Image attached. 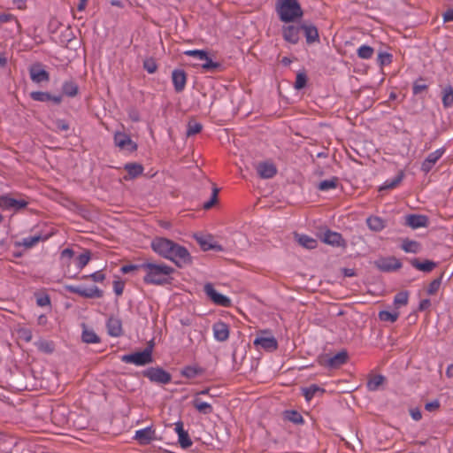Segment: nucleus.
Wrapping results in <instances>:
<instances>
[{
    "mask_svg": "<svg viewBox=\"0 0 453 453\" xmlns=\"http://www.w3.org/2000/svg\"><path fill=\"white\" fill-rule=\"evenodd\" d=\"M145 273L143 281L146 284L164 285L169 283L173 268L164 263L146 262L140 265Z\"/></svg>",
    "mask_w": 453,
    "mask_h": 453,
    "instance_id": "1",
    "label": "nucleus"
},
{
    "mask_svg": "<svg viewBox=\"0 0 453 453\" xmlns=\"http://www.w3.org/2000/svg\"><path fill=\"white\" fill-rule=\"evenodd\" d=\"M276 12L283 22H293L303 17V10L297 0H277Z\"/></svg>",
    "mask_w": 453,
    "mask_h": 453,
    "instance_id": "2",
    "label": "nucleus"
},
{
    "mask_svg": "<svg viewBox=\"0 0 453 453\" xmlns=\"http://www.w3.org/2000/svg\"><path fill=\"white\" fill-rule=\"evenodd\" d=\"M184 55L192 57L201 63L193 64V66H201L204 71H214L219 67V64L212 61L205 50H188L183 52Z\"/></svg>",
    "mask_w": 453,
    "mask_h": 453,
    "instance_id": "3",
    "label": "nucleus"
},
{
    "mask_svg": "<svg viewBox=\"0 0 453 453\" xmlns=\"http://www.w3.org/2000/svg\"><path fill=\"white\" fill-rule=\"evenodd\" d=\"M121 360L127 364H134L138 366L145 365L152 362V350L146 348L142 351L135 352L121 357Z\"/></svg>",
    "mask_w": 453,
    "mask_h": 453,
    "instance_id": "4",
    "label": "nucleus"
},
{
    "mask_svg": "<svg viewBox=\"0 0 453 453\" xmlns=\"http://www.w3.org/2000/svg\"><path fill=\"white\" fill-rule=\"evenodd\" d=\"M28 202L23 197H14L11 195L0 196V208L4 211H18L26 208Z\"/></svg>",
    "mask_w": 453,
    "mask_h": 453,
    "instance_id": "5",
    "label": "nucleus"
},
{
    "mask_svg": "<svg viewBox=\"0 0 453 453\" xmlns=\"http://www.w3.org/2000/svg\"><path fill=\"white\" fill-rule=\"evenodd\" d=\"M66 290L73 294H77L85 298H100L103 296V291L96 286L86 288L81 285H67Z\"/></svg>",
    "mask_w": 453,
    "mask_h": 453,
    "instance_id": "6",
    "label": "nucleus"
},
{
    "mask_svg": "<svg viewBox=\"0 0 453 453\" xmlns=\"http://www.w3.org/2000/svg\"><path fill=\"white\" fill-rule=\"evenodd\" d=\"M167 259L172 260L178 266H181L190 262V254L186 248L174 242Z\"/></svg>",
    "mask_w": 453,
    "mask_h": 453,
    "instance_id": "7",
    "label": "nucleus"
},
{
    "mask_svg": "<svg viewBox=\"0 0 453 453\" xmlns=\"http://www.w3.org/2000/svg\"><path fill=\"white\" fill-rule=\"evenodd\" d=\"M203 290L206 296L217 305L228 308L232 305V301L229 297L219 293L212 284L207 283L204 285Z\"/></svg>",
    "mask_w": 453,
    "mask_h": 453,
    "instance_id": "8",
    "label": "nucleus"
},
{
    "mask_svg": "<svg viewBox=\"0 0 453 453\" xmlns=\"http://www.w3.org/2000/svg\"><path fill=\"white\" fill-rule=\"evenodd\" d=\"M114 144L122 151L134 152L137 150V144L124 132L114 134Z\"/></svg>",
    "mask_w": 453,
    "mask_h": 453,
    "instance_id": "9",
    "label": "nucleus"
},
{
    "mask_svg": "<svg viewBox=\"0 0 453 453\" xmlns=\"http://www.w3.org/2000/svg\"><path fill=\"white\" fill-rule=\"evenodd\" d=\"M257 348H261L266 351H273L278 348V342L274 336L268 332H262L253 342Z\"/></svg>",
    "mask_w": 453,
    "mask_h": 453,
    "instance_id": "10",
    "label": "nucleus"
},
{
    "mask_svg": "<svg viewBox=\"0 0 453 453\" xmlns=\"http://www.w3.org/2000/svg\"><path fill=\"white\" fill-rule=\"evenodd\" d=\"M144 376L150 381L160 384H168L172 380L171 374L159 367L149 368L144 372Z\"/></svg>",
    "mask_w": 453,
    "mask_h": 453,
    "instance_id": "11",
    "label": "nucleus"
},
{
    "mask_svg": "<svg viewBox=\"0 0 453 453\" xmlns=\"http://www.w3.org/2000/svg\"><path fill=\"white\" fill-rule=\"evenodd\" d=\"M174 242L169 239L157 237L155 238L151 242L152 250L159 256L167 258L170 255V251L173 247Z\"/></svg>",
    "mask_w": 453,
    "mask_h": 453,
    "instance_id": "12",
    "label": "nucleus"
},
{
    "mask_svg": "<svg viewBox=\"0 0 453 453\" xmlns=\"http://www.w3.org/2000/svg\"><path fill=\"white\" fill-rule=\"evenodd\" d=\"M374 265L382 272H393L402 267L401 261L395 257H380L374 262Z\"/></svg>",
    "mask_w": 453,
    "mask_h": 453,
    "instance_id": "13",
    "label": "nucleus"
},
{
    "mask_svg": "<svg viewBox=\"0 0 453 453\" xmlns=\"http://www.w3.org/2000/svg\"><path fill=\"white\" fill-rule=\"evenodd\" d=\"M134 439L141 445H147L157 439L156 431L152 426L135 431Z\"/></svg>",
    "mask_w": 453,
    "mask_h": 453,
    "instance_id": "14",
    "label": "nucleus"
},
{
    "mask_svg": "<svg viewBox=\"0 0 453 453\" xmlns=\"http://www.w3.org/2000/svg\"><path fill=\"white\" fill-rule=\"evenodd\" d=\"M348 356L346 352H339L333 357H322L319 358V364L330 368L338 367L346 363Z\"/></svg>",
    "mask_w": 453,
    "mask_h": 453,
    "instance_id": "15",
    "label": "nucleus"
},
{
    "mask_svg": "<svg viewBox=\"0 0 453 453\" xmlns=\"http://www.w3.org/2000/svg\"><path fill=\"white\" fill-rule=\"evenodd\" d=\"M301 27L294 25H288L282 27L283 39L291 44H296L300 39Z\"/></svg>",
    "mask_w": 453,
    "mask_h": 453,
    "instance_id": "16",
    "label": "nucleus"
},
{
    "mask_svg": "<svg viewBox=\"0 0 453 453\" xmlns=\"http://www.w3.org/2000/svg\"><path fill=\"white\" fill-rule=\"evenodd\" d=\"M444 152L445 150L442 148L431 152L422 163L421 170L426 173H429L437 161L442 157Z\"/></svg>",
    "mask_w": 453,
    "mask_h": 453,
    "instance_id": "17",
    "label": "nucleus"
},
{
    "mask_svg": "<svg viewBox=\"0 0 453 453\" xmlns=\"http://www.w3.org/2000/svg\"><path fill=\"white\" fill-rule=\"evenodd\" d=\"M213 336L218 342H225L229 338V326L223 321H217L212 326Z\"/></svg>",
    "mask_w": 453,
    "mask_h": 453,
    "instance_id": "18",
    "label": "nucleus"
},
{
    "mask_svg": "<svg viewBox=\"0 0 453 453\" xmlns=\"http://www.w3.org/2000/svg\"><path fill=\"white\" fill-rule=\"evenodd\" d=\"M427 222V217L424 215L410 214L405 217V224L412 229L425 227Z\"/></svg>",
    "mask_w": 453,
    "mask_h": 453,
    "instance_id": "19",
    "label": "nucleus"
},
{
    "mask_svg": "<svg viewBox=\"0 0 453 453\" xmlns=\"http://www.w3.org/2000/svg\"><path fill=\"white\" fill-rule=\"evenodd\" d=\"M54 234L53 232L38 234L34 236H27L22 239L20 245L27 249L33 248L41 241H46Z\"/></svg>",
    "mask_w": 453,
    "mask_h": 453,
    "instance_id": "20",
    "label": "nucleus"
},
{
    "mask_svg": "<svg viewBox=\"0 0 453 453\" xmlns=\"http://www.w3.org/2000/svg\"><path fill=\"white\" fill-rule=\"evenodd\" d=\"M107 332L111 336L119 337L122 334V322L117 317H111L106 323Z\"/></svg>",
    "mask_w": 453,
    "mask_h": 453,
    "instance_id": "21",
    "label": "nucleus"
},
{
    "mask_svg": "<svg viewBox=\"0 0 453 453\" xmlns=\"http://www.w3.org/2000/svg\"><path fill=\"white\" fill-rule=\"evenodd\" d=\"M172 80L174 89L177 92H181L185 88L187 83V75L183 70H174L172 73Z\"/></svg>",
    "mask_w": 453,
    "mask_h": 453,
    "instance_id": "22",
    "label": "nucleus"
},
{
    "mask_svg": "<svg viewBox=\"0 0 453 453\" xmlns=\"http://www.w3.org/2000/svg\"><path fill=\"white\" fill-rule=\"evenodd\" d=\"M197 242L200 244L202 250H216V251H222L223 248L221 245L218 244L217 242L214 241L212 236L206 235V236H200L197 238Z\"/></svg>",
    "mask_w": 453,
    "mask_h": 453,
    "instance_id": "23",
    "label": "nucleus"
},
{
    "mask_svg": "<svg viewBox=\"0 0 453 453\" xmlns=\"http://www.w3.org/2000/svg\"><path fill=\"white\" fill-rule=\"evenodd\" d=\"M257 171L259 176L264 179L273 178L277 173L275 165L268 162L259 163Z\"/></svg>",
    "mask_w": 453,
    "mask_h": 453,
    "instance_id": "24",
    "label": "nucleus"
},
{
    "mask_svg": "<svg viewBox=\"0 0 453 453\" xmlns=\"http://www.w3.org/2000/svg\"><path fill=\"white\" fill-rule=\"evenodd\" d=\"M322 241L326 244L336 247L342 246L343 244L342 234L330 230H327L324 233Z\"/></svg>",
    "mask_w": 453,
    "mask_h": 453,
    "instance_id": "25",
    "label": "nucleus"
},
{
    "mask_svg": "<svg viewBox=\"0 0 453 453\" xmlns=\"http://www.w3.org/2000/svg\"><path fill=\"white\" fill-rule=\"evenodd\" d=\"M30 77H31V80L36 83H41L42 81H48L50 80L49 73L45 70H43L40 67H32L30 69Z\"/></svg>",
    "mask_w": 453,
    "mask_h": 453,
    "instance_id": "26",
    "label": "nucleus"
},
{
    "mask_svg": "<svg viewBox=\"0 0 453 453\" xmlns=\"http://www.w3.org/2000/svg\"><path fill=\"white\" fill-rule=\"evenodd\" d=\"M411 264L417 270L425 273H429L436 267V263L430 260H425L423 262H420L417 258H413L411 261Z\"/></svg>",
    "mask_w": 453,
    "mask_h": 453,
    "instance_id": "27",
    "label": "nucleus"
},
{
    "mask_svg": "<svg viewBox=\"0 0 453 453\" xmlns=\"http://www.w3.org/2000/svg\"><path fill=\"white\" fill-rule=\"evenodd\" d=\"M401 249L406 253L417 254L421 250V245L417 241L404 239L402 242Z\"/></svg>",
    "mask_w": 453,
    "mask_h": 453,
    "instance_id": "28",
    "label": "nucleus"
},
{
    "mask_svg": "<svg viewBox=\"0 0 453 453\" xmlns=\"http://www.w3.org/2000/svg\"><path fill=\"white\" fill-rule=\"evenodd\" d=\"M366 223L368 227L372 231L380 232L386 226V221L378 217V216H371L366 219Z\"/></svg>",
    "mask_w": 453,
    "mask_h": 453,
    "instance_id": "29",
    "label": "nucleus"
},
{
    "mask_svg": "<svg viewBox=\"0 0 453 453\" xmlns=\"http://www.w3.org/2000/svg\"><path fill=\"white\" fill-rule=\"evenodd\" d=\"M125 170L128 176H125V180L134 179L141 175L143 172V167L140 164L131 163L125 165Z\"/></svg>",
    "mask_w": 453,
    "mask_h": 453,
    "instance_id": "30",
    "label": "nucleus"
},
{
    "mask_svg": "<svg viewBox=\"0 0 453 453\" xmlns=\"http://www.w3.org/2000/svg\"><path fill=\"white\" fill-rule=\"evenodd\" d=\"M301 28L304 31L307 43H313L319 40V32L316 27L304 25Z\"/></svg>",
    "mask_w": 453,
    "mask_h": 453,
    "instance_id": "31",
    "label": "nucleus"
},
{
    "mask_svg": "<svg viewBox=\"0 0 453 453\" xmlns=\"http://www.w3.org/2000/svg\"><path fill=\"white\" fill-rule=\"evenodd\" d=\"M192 404L200 413L210 414L213 411V408L211 403L202 401L197 396L194 397Z\"/></svg>",
    "mask_w": 453,
    "mask_h": 453,
    "instance_id": "32",
    "label": "nucleus"
},
{
    "mask_svg": "<svg viewBox=\"0 0 453 453\" xmlns=\"http://www.w3.org/2000/svg\"><path fill=\"white\" fill-rule=\"evenodd\" d=\"M296 238L301 246L309 250H313L318 245V242L314 238L306 234H296Z\"/></svg>",
    "mask_w": 453,
    "mask_h": 453,
    "instance_id": "33",
    "label": "nucleus"
},
{
    "mask_svg": "<svg viewBox=\"0 0 453 453\" xmlns=\"http://www.w3.org/2000/svg\"><path fill=\"white\" fill-rule=\"evenodd\" d=\"M404 173L400 171L398 174L393 180H387L383 185L380 188V190L393 189L396 188L403 180Z\"/></svg>",
    "mask_w": 453,
    "mask_h": 453,
    "instance_id": "34",
    "label": "nucleus"
},
{
    "mask_svg": "<svg viewBox=\"0 0 453 453\" xmlns=\"http://www.w3.org/2000/svg\"><path fill=\"white\" fill-rule=\"evenodd\" d=\"M303 395L307 402H310L318 393H323L324 389L316 384L302 388Z\"/></svg>",
    "mask_w": 453,
    "mask_h": 453,
    "instance_id": "35",
    "label": "nucleus"
},
{
    "mask_svg": "<svg viewBox=\"0 0 453 453\" xmlns=\"http://www.w3.org/2000/svg\"><path fill=\"white\" fill-rule=\"evenodd\" d=\"M62 91L64 95L73 97L78 94L79 88L74 81H67L63 83Z\"/></svg>",
    "mask_w": 453,
    "mask_h": 453,
    "instance_id": "36",
    "label": "nucleus"
},
{
    "mask_svg": "<svg viewBox=\"0 0 453 453\" xmlns=\"http://www.w3.org/2000/svg\"><path fill=\"white\" fill-rule=\"evenodd\" d=\"M91 253L89 250H85L81 254H80L75 258V265L78 269H83L90 261Z\"/></svg>",
    "mask_w": 453,
    "mask_h": 453,
    "instance_id": "37",
    "label": "nucleus"
},
{
    "mask_svg": "<svg viewBox=\"0 0 453 453\" xmlns=\"http://www.w3.org/2000/svg\"><path fill=\"white\" fill-rule=\"evenodd\" d=\"M338 185V178L333 177L329 180H324L320 181L318 185V188L320 191H329L331 189H335Z\"/></svg>",
    "mask_w": 453,
    "mask_h": 453,
    "instance_id": "38",
    "label": "nucleus"
},
{
    "mask_svg": "<svg viewBox=\"0 0 453 453\" xmlns=\"http://www.w3.org/2000/svg\"><path fill=\"white\" fill-rule=\"evenodd\" d=\"M203 372V369L196 365H188L182 369L181 375L188 378L193 379Z\"/></svg>",
    "mask_w": 453,
    "mask_h": 453,
    "instance_id": "39",
    "label": "nucleus"
},
{
    "mask_svg": "<svg viewBox=\"0 0 453 453\" xmlns=\"http://www.w3.org/2000/svg\"><path fill=\"white\" fill-rule=\"evenodd\" d=\"M373 53H374L373 48L371 46L365 45V44L361 45L357 50V57L361 59H370L372 58Z\"/></svg>",
    "mask_w": 453,
    "mask_h": 453,
    "instance_id": "40",
    "label": "nucleus"
},
{
    "mask_svg": "<svg viewBox=\"0 0 453 453\" xmlns=\"http://www.w3.org/2000/svg\"><path fill=\"white\" fill-rule=\"evenodd\" d=\"M385 377L382 375H374L372 376L367 383V387L369 390L375 391L379 389V388L384 383Z\"/></svg>",
    "mask_w": 453,
    "mask_h": 453,
    "instance_id": "41",
    "label": "nucleus"
},
{
    "mask_svg": "<svg viewBox=\"0 0 453 453\" xmlns=\"http://www.w3.org/2000/svg\"><path fill=\"white\" fill-rule=\"evenodd\" d=\"M37 349L44 353H51L54 350V344L52 342L40 340L35 343Z\"/></svg>",
    "mask_w": 453,
    "mask_h": 453,
    "instance_id": "42",
    "label": "nucleus"
},
{
    "mask_svg": "<svg viewBox=\"0 0 453 453\" xmlns=\"http://www.w3.org/2000/svg\"><path fill=\"white\" fill-rule=\"evenodd\" d=\"M442 104L446 108H449L453 104V89L450 86L443 89Z\"/></svg>",
    "mask_w": 453,
    "mask_h": 453,
    "instance_id": "43",
    "label": "nucleus"
},
{
    "mask_svg": "<svg viewBox=\"0 0 453 453\" xmlns=\"http://www.w3.org/2000/svg\"><path fill=\"white\" fill-rule=\"evenodd\" d=\"M399 317V312H390L388 311H381L379 312V319L381 321L395 322Z\"/></svg>",
    "mask_w": 453,
    "mask_h": 453,
    "instance_id": "44",
    "label": "nucleus"
},
{
    "mask_svg": "<svg viewBox=\"0 0 453 453\" xmlns=\"http://www.w3.org/2000/svg\"><path fill=\"white\" fill-rule=\"evenodd\" d=\"M82 341L87 343L99 342V337L92 330H84L82 333Z\"/></svg>",
    "mask_w": 453,
    "mask_h": 453,
    "instance_id": "45",
    "label": "nucleus"
},
{
    "mask_svg": "<svg viewBox=\"0 0 453 453\" xmlns=\"http://www.w3.org/2000/svg\"><path fill=\"white\" fill-rule=\"evenodd\" d=\"M30 97L38 102H48L51 98V95L48 92L34 91L31 92Z\"/></svg>",
    "mask_w": 453,
    "mask_h": 453,
    "instance_id": "46",
    "label": "nucleus"
},
{
    "mask_svg": "<svg viewBox=\"0 0 453 453\" xmlns=\"http://www.w3.org/2000/svg\"><path fill=\"white\" fill-rule=\"evenodd\" d=\"M178 441L180 447L183 449L189 448L192 445V441L187 431L182 432L178 435Z\"/></svg>",
    "mask_w": 453,
    "mask_h": 453,
    "instance_id": "47",
    "label": "nucleus"
},
{
    "mask_svg": "<svg viewBox=\"0 0 453 453\" xmlns=\"http://www.w3.org/2000/svg\"><path fill=\"white\" fill-rule=\"evenodd\" d=\"M409 295L407 292H400L395 295L394 303L397 306H403L408 303Z\"/></svg>",
    "mask_w": 453,
    "mask_h": 453,
    "instance_id": "48",
    "label": "nucleus"
},
{
    "mask_svg": "<svg viewBox=\"0 0 453 453\" xmlns=\"http://www.w3.org/2000/svg\"><path fill=\"white\" fill-rule=\"evenodd\" d=\"M82 280H92L95 282H103L105 279V274L102 271L95 272L88 275H83Z\"/></svg>",
    "mask_w": 453,
    "mask_h": 453,
    "instance_id": "49",
    "label": "nucleus"
},
{
    "mask_svg": "<svg viewBox=\"0 0 453 453\" xmlns=\"http://www.w3.org/2000/svg\"><path fill=\"white\" fill-rule=\"evenodd\" d=\"M219 189L217 187H213L211 199L204 203L203 208L205 210L211 209L218 201V194Z\"/></svg>",
    "mask_w": 453,
    "mask_h": 453,
    "instance_id": "50",
    "label": "nucleus"
},
{
    "mask_svg": "<svg viewBox=\"0 0 453 453\" xmlns=\"http://www.w3.org/2000/svg\"><path fill=\"white\" fill-rule=\"evenodd\" d=\"M392 62V55L388 52H380L378 55V63L380 66L388 65Z\"/></svg>",
    "mask_w": 453,
    "mask_h": 453,
    "instance_id": "51",
    "label": "nucleus"
},
{
    "mask_svg": "<svg viewBox=\"0 0 453 453\" xmlns=\"http://www.w3.org/2000/svg\"><path fill=\"white\" fill-rule=\"evenodd\" d=\"M307 77L304 73H299L296 75L295 81V88L296 89H302L306 86Z\"/></svg>",
    "mask_w": 453,
    "mask_h": 453,
    "instance_id": "52",
    "label": "nucleus"
},
{
    "mask_svg": "<svg viewBox=\"0 0 453 453\" xmlns=\"http://www.w3.org/2000/svg\"><path fill=\"white\" fill-rule=\"evenodd\" d=\"M287 418L288 420H290L291 422H293L295 424H302L303 422V418L302 415L296 411L288 412Z\"/></svg>",
    "mask_w": 453,
    "mask_h": 453,
    "instance_id": "53",
    "label": "nucleus"
},
{
    "mask_svg": "<svg viewBox=\"0 0 453 453\" xmlns=\"http://www.w3.org/2000/svg\"><path fill=\"white\" fill-rule=\"evenodd\" d=\"M143 68L149 73H154L157 69V65L156 62L153 59H146L143 62Z\"/></svg>",
    "mask_w": 453,
    "mask_h": 453,
    "instance_id": "54",
    "label": "nucleus"
},
{
    "mask_svg": "<svg viewBox=\"0 0 453 453\" xmlns=\"http://www.w3.org/2000/svg\"><path fill=\"white\" fill-rule=\"evenodd\" d=\"M202 130V125L199 123H189L187 130L188 136L198 134Z\"/></svg>",
    "mask_w": 453,
    "mask_h": 453,
    "instance_id": "55",
    "label": "nucleus"
},
{
    "mask_svg": "<svg viewBox=\"0 0 453 453\" xmlns=\"http://www.w3.org/2000/svg\"><path fill=\"white\" fill-rule=\"evenodd\" d=\"M441 279H435L428 286L427 288V293L429 295H434L435 294L438 290H439V288L441 286Z\"/></svg>",
    "mask_w": 453,
    "mask_h": 453,
    "instance_id": "56",
    "label": "nucleus"
},
{
    "mask_svg": "<svg viewBox=\"0 0 453 453\" xmlns=\"http://www.w3.org/2000/svg\"><path fill=\"white\" fill-rule=\"evenodd\" d=\"M125 288V283L122 280H114L113 281V291L117 296H121L123 294Z\"/></svg>",
    "mask_w": 453,
    "mask_h": 453,
    "instance_id": "57",
    "label": "nucleus"
},
{
    "mask_svg": "<svg viewBox=\"0 0 453 453\" xmlns=\"http://www.w3.org/2000/svg\"><path fill=\"white\" fill-rule=\"evenodd\" d=\"M19 337L25 340L26 342H30L32 340V332L30 329L22 328L19 331Z\"/></svg>",
    "mask_w": 453,
    "mask_h": 453,
    "instance_id": "58",
    "label": "nucleus"
},
{
    "mask_svg": "<svg viewBox=\"0 0 453 453\" xmlns=\"http://www.w3.org/2000/svg\"><path fill=\"white\" fill-rule=\"evenodd\" d=\"M440 407V403L438 400H434V401H432V402H429V403H426V405H425V409L427 411H436L438 410Z\"/></svg>",
    "mask_w": 453,
    "mask_h": 453,
    "instance_id": "59",
    "label": "nucleus"
},
{
    "mask_svg": "<svg viewBox=\"0 0 453 453\" xmlns=\"http://www.w3.org/2000/svg\"><path fill=\"white\" fill-rule=\"evenodd\" d=\"M410 415L415 421H418L422 418V413L418 408L411 409Z\"/></svg>",
    "mask_w": 453,
    "mask_h": 453,
    "instance_id": "60",
    "label": "nucleus"
},
{
    "mask_svg": "<svg viewBox=\"0 0 453 453\" xmlns=\"http://www.w3.org/2000/svg\"><path fill=\"white\" fill-rule=\"evenodd\" d=\"M74 256V251L72 250V249H65L64 250H62L61 252V258L62 259H66V260H70Z\"/></svg>",
    "mask_w": 453,
    "mask_h": 453,
    "instance_id": "61",
    "label": "nucleus"
},
{
    "mask_svg": "<svg viewBox=\"0 0 453 453\" xmlns=\"http://www.w3.org/2000/svg\"><path fill=\"white\" fill-rule=\"evenodd\" d=\"M137 269H140V265H123L120 269V271L123 273H129L134 270H137Z\"/></svg>",
    "mask_w": 453,
    "mask_h": 453,
    "instance_id": "62",
    "label": "nucleus"
},
{
    "mask_svg": "<svg viewBox=\"0 0 453 453\" xmlns=\"http://www.w3.org/2000/svg\"><path fill=\"white\" fill-rule=\"evenodd\" d=\"M56 127L60 131L69 130V125L63 119H58L56 121Z\"/></svg>",
    "mask_w": 453,
    "mask_h": 453,
    "instance_id": "63",
    "label": "nucleus"
},
{
    "mask_svg": "<svg viewBox=\"0 0 453 453\" xmlns=\"http://www.w3.org/2000/svg\"><path fill=\"white\" fill-rule=\"evenodd\" d=\"M444 22L453 21V8L447 10L443 14Z\"/></svg>",
    "mask_w": 453,
    "mask_h": 453,
    "instance_id": "64",
    "label": "nucleus"
}]
</instances>
